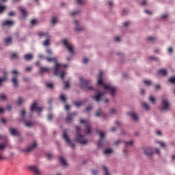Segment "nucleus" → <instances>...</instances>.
Masks as SVG:
<instances>
[{
    "mask_svg": "<svg viewBox=\"0 0 175 175\" xmlns=\"http://www.w3.org/2000/svg\"><path fill=\"white\" fill-rule=\"evenodd\" d=\"M46 85L49 89H52L53 88V84L52 83H47Z\"/></svg>",
    "mask_w": 175,
    "mask_h": 175,
    "instance_id": "37",
    "label": "nucleus"
},
{
    "mask_svg": "<svg viewBox=\"0 0 175 175\" xmlns=\"http://www.w3.org/2000/svg\"><path fill=\"white\" fill-rule=\"evenodd\" d=\"M5 150V145L0 144V151H3Z\"/></svg>",
    "mask_w": 175,
    "mask_h": 175,
    "instance_id": "49",
    "label": "nucleus"
},
{
    "mask_svg": "<svg viewBox=\"0 0 175 175\" xmlns=\"http://www.w3.org/2000/svg\"><path fill=\"white\" fill-rule=\"evenodd\" d=\"M10 135L12 136H20L21 133L16 129H10Z\"/></svg>",
    "mask_w": 175,
    "mask_h": 175,
    "instance_id": "15",
    "label": "nucleus"
},
{
    "mask_svg": "<svg viewBox=\"0 0 175 175\" xmlns=\"http://www.w3.org/2000/svg\"><path fill=\"white\" fill-rule=\"evenodd\" d=\"M30 110L31 111L40 112L42 111V108L40 107H38V103H36V101H34L30 107Z\"/></svg>",
    "mask_w": 175,
    "mask_h": 175,
    "instance_id": "10",
    "label": "nucleus"
},
{
    "mask_svg": "<svg viewBox=\"0 0 175 175\" xmlns=\"http://www.w3.org/2000/svg\"><path fill=\"white\" fill-rule=\"evenodd\" d=\"M90 84V81L84 80L83 78L80 79V86L81 88H88V90H92V88L89 86Z\"/></svg>",
    "mask_w": 175,
    "mask_h": 175,
    "instance_id": "6",
    "label": "nucleus"
},
{
    "mask_svg": "<svg viewBox=\"0 0 175 175\" xmlns=\"http://www.w3.org/2000/svg\"><path fill=\"white\" fill-rule=\"evenodd\" d=\"M12 73L14 75H16L15 76L12 77V82L14 86L17 87V86H18V80L17 79L18 77V72H17V70H14L12 71Z\"/></svg>",
    "mask_w": 175,
    "mask_h": 175,
    "instance_id": "7",
    "label": "nucleus"
},
{
    "mask_svg": "<svg viewBox=\"0 0 175 175\" xmlns=\"http://www.w3.org/2000/svg\"><path fill=\"white\" fill-rule=\"evenodd\" d=\"M103 170L105 172V175H109V174L108 172V169L107 168V167L103 166Z\"/></svg>",
    "mask_w": 175,
    "mask_h": 175,
    "instance_id": "41",
    "label": "nucleus"
},
{
    "mask_svg": "<svg viewBox=\"0 0 175 175\" xmlns=\"http://www.w3.org/2000/svg\"><path fill=\"white\" fill-rule=\"evenodd\" d=\"M133 141H129V142H125L126 147H127V146H133Z\"/></svg>",
    "mask_w": 175,
    "mask_h": 175,
    "instance_id": "39",
    "label": "nucleus"
},
{
    "mask_svg": "<svg viewBox=\"0 0 175 175\" xmlns=\"http://www.w3.org/2000/svg\"><path fill=\"white\" fill-rule=\"evenodd\" d=\"M81 124H85V133H88V135H90L92 133V127L88 120H85L83 119H81L80 120Z\"/></svg>",
    "mask_w": 175,
    "mask_h": 175,
    "instance_id": "4",
    "label": "nucleus"
},
{
    "mask_svg": "<svg viewBox=\"0 0 175 175\" xmlns=\"http://www.w3.org/2000/svg\"><path fill=\"white\" fill-rule=\"evenodd\" d=\"M157 143L158 144L160 145L161 147H166V145L164 142H157Z\"/></svg>",
    "mask_w": 175,
    "mask_h": 175,
    "instance_id": "43",
    "label": "nucleus"
},
{
    "mask_svg": "<svg viewBox=\"0 0 175 175\" xmlns=\"http://www.w3.org/2000/svg\"><path fill=\"white\" fill-rule=\"evenodd\" d=\"M88 62V59L87 58H83V64H86Z\"/></svg>",
    "mask_w": 175,
    "mask_h": 175,
    "instance_id": "62",
    "label": "nucleus"
},
{
    "mask_svg": "<svg viewBox=\"0 0 175 175\" xmlns=\"http://www.w3.org/2000/svg\"><path fill=\"white\" fill-rule=\"evenodd\" d=\"M38 36H39L40 37L45 36L46 38H50V36L49 35V33H45V32H44V31H40V32H38Z\"/></svg>",
    "mask_w": 175,
    "mask_h": 175,
    "instance_id": "23",
    "label": "nucleus"
},
{
    "mask_svg": "<svg viewBox=\"0 0 175 175\" xmlns=\"http://www.w3.org/2000/svg\"><path fill=\"white\" fill-rule=\"evenodd\" d=\"M6 159V156L2 153V152H0V161H3V159Z\"/></svg>",
    "mask_w": 175,
    "mask_h": 175,
    "instance_id": "35",
    "label": "nucleus"
},
{
    "mask_svg": "<svg viewBox=\"0 0 175 175\" xmlns=\"http://www.w3.org/2000/svg\"><path fill=\"white\" fill-rule=\"evenodd\" d=\"M8 99V96L5 95V94H0V100H6Z\"/></svg>",
    "mask_w": 175,
    "mask_h": 175,
    "instance_id": "31",
    "label": "nucleus"
},
{
    "mask_svg": "<svg viewBox=\"0 0 175 175\" xmlns=\"http://www.w3.org/2000/svg\"><path fill=\"white\" fill-rule=\"evenodd\" d=\"M14 15V12H10L8 13V16H12Z\"/></svg>",
    "mask_w": 175,
    "mask_h": 175,
    "instance_id": "64",
    "label": "nucleus"
},
{
    "mask_svg": "<svg viewBox=\"0 0 175 175\" xmlns=\"http://www.w3.org/2000/svg\"><path fill=\"white\" fill-rule=\"evenodd\" d=\"M59 99L63 101V102H65L66 100V98L65 97V96L64 94H62L60 96H59Z\"/></svg>",
    "mask_w": 175,
    "mask_h": 175,
    "instance_id": "38",
    "label": "nucleus"
},
{
    "mask_svg": "<svg viewBox=\"0 0 175 175\" xmlns=\"http://www.w3.org/2000/svg\"><path fill=\"white\" fill-rule=\"evenodd\" d=\"M75 114L76 113H68L66 118V122L70 124V122H71V121L72 120V116H75Z\"/></svg>",
    "mask_w": 175,
    "mask_h": 175,
    "instance_id": "18",
    "label": "nucleus"
},
{
    "mask_svg": "<svg viewBox=\"0 0 175 175\" xmlns=\"http://www.w3.org/2000/svg\"><path fill=\"white\" fill-rule=\"evenodd\" d=\"M49 44V40L47 39L44 42V46H48Z\"/></svg>",
    "mask_w": 175,
    "mask_h": 175,
    "instance_id": "53",
    "label": "nucleus"
},
{
    "mask_svg": "<svg viewBox=\"0 0 175 175\" xmlns=\"http://www.w3.org/2000/svg\"><path fill=\"white\" fill-rule=\"evenodd\" d=\"M6 10V6H3L0 4V13H2Z\"/></svg>",
    "mask_w": 175,
    "mask_h": 175,
    "instance_id": "36",
    "label": "nucleus"
},
{
    "mask_svg": "<svg viewBox=\"0 0 175 175\" xmlns=\"http://www.w3.org/2000/svg\"><path fill=\"white\" fill-rule=\"evenodd\" d=\"M62 42L64 44V46L66 47V49L68 50V51L71 54H73L74 53L73 46L70 43H68L66 39H64L62 40Z\"/></svg>",
    "mask_w": 175,
    "mask_h": 175,
    "instance_id": "8",
    "label": "nucleus"
},
{
    "mask_svg": "<svg viewBox=\"0 0 175 175\" xmlns=\"http://www.w3.org/2000/svg\"><path fill=\"white\" fill-rule=\"evenodd\" d=\"M103 95V93H100V92H98V94L92 96V98L94 99L96 101L98 102Z\"/></svg>",
    "mask_w": 175,
    "mask_h": 175,
    "instance_id": "16",
    "label": "nucleus"
},
{
    "mask_svg": "<svg viewBox=\"0 0 175 175\" xmlns=\"http://www.w3.org/2000/svg\"><path fill=\"white\" fill-rule=\"evenodd\" d=\"M158 73L161 74L163 76H166L167 74V72L165 69H161L159 70Z\"/></svg>",
    "mask_w": 175,
    "mask_h": 175,
    "instance_id": "26",
    "label": "nucleus"
},
{
    "mask_svg": "<svg viewBox=\"0 0 175 175\" xmlns=\"http://www.w3.org/2000/svg\"><path fill=\"white\" fill-rule=\"evenodd\" d=\"M10 58L12 59H18V54L17 53H12L10 55Z\"/></svg>",
    "mask_w": 175,
    "mask_h": 175,
    "instance_id": "28",
    "label": "nucleus"
},
{
    "mask_svg": "<svg viewBox=\"0 0 175 175\" xmlns=\"http://www.w3.org/2000/svg\"><path fill=\"white\" fill-rule=\"evenodd\" d=\"M145 12H146V14H152V12L150 11V10H145Z\"/></svg>",
    "mask_w": 175,
    "mask_h": 175,
    "instance_id": "63",
    "label": "nucleus"
},
{
    "mask_svg": "<svg viewBox=\"0 0 175 175\" xmlns=\"http://www.w3.org/2000/svg\"><path fill=\"white\" fill-rule=\"evenodd\" d=\"M23 103H24V100L21 98V97H19L16 100V105H18V106H20V105H23Z\"/></svg>",
    "mask_w": 175,
    "mask_h": 175,
    "instance_id": "29",
    "label": "nucleus"
},
{
    "mask_svg": "<svg viewBox=\"0 0 175 175\" xmlns=\"http://www.w3.org/2000/svg\"><path fill=\"white\" fill-rule=\"evenodd\" d=\"M59 159L60 163H62L63 166H67L66 160L64 159V157L62 156L59 157Z\"/></svg>",
    "mask_w": 175,
    "mask_h": 175,
    "instance_id": "21",
    "label": "nucleus"
},
{
    "mask_svg": "<svg viewBox=\"0 0 175 175\" xmlns=\"http://www.w3.org/2000/svg\"><path fill=\"white\" fill-rule=\"evenodd\" d=\"M57 18L56 17L53 18L51 20L52 24H55L57 23Z\"/></svg>",
    "mask_w": 175,
    "mask_h": 175,
    "instance_id": "48",
    "label": "nucleus"
},
{
    "mask_svg": "<svg viewBox=\"0 0 175 175\" xmlns=\"http://www.w3.org/2000/svg\"><path fill=\"white\" fill-rule=\"evenodd\" d=\"M46 60L49 62H55V69H54V75L56 76L58 75L61 79H63L65 75V72L64 71H61L60 68L61 67L66 68L68 66V65L61 64L57 63V60L56 57H52V58L47 57Z\"/></svg>",
    "mask_w": 175,
    "mask_h": 175,
    "instance_id": "1",
    "label": "nucleus"
},
{
    "mask_svg": "<svg viewBox=\"0 0 175 175\" xmlns=\"http://www.w3.org/2000/svg\"><path fill=\"white\" fill-rule=\"evenodd\" d=\"M144 83L146 85H149L151 84V81H149V80H146V81H144Z\"/></svg>",
    "mask_w": 175,
    "mask_h": 175,
    "instance_id": "51",
    "label": "nucleus"
},
{
    "mask_svg": "<svg viewBox=\"0 0 175 175\" xmlns=\"http://www.w3.org/2000/svg\"><path fill=\"white\" fill-rule=\"evenodd\" d=\"M77 132V135L76 136V140L77 142V143H79V144H88V141L87 139H85L83 136L81 134H79V131L80 130V127L79 126H77L75 127Z\"/></svg>",
    "mask_w": 175,
    "mask_h": 175,
    "instance_id": "3",
    "label": "nucleus"
},
{
    "mask_svg": "<svg viewBox=\"0 0 175 175\" xmlns=\"http://www.w3.org/2000/svg\"><path fill=\"white\" fill-rule=\"evenodd\" d=\"M97 133H98L100 136L99 141L98 142L97 146L98 147H102L103 146V140L105 137V133L101 131H98Z\"/></svg>",
    "mask_w": 175,
    "mask_h": 175,
    "instance_id": "11",
    "label": "nucleus"
},
{
    "mask_svg": "<svg viewBox=\"0 0 175 175\" xmlns=\"http://www.w3.org/2000/svg\"><path fill=\"white\" fill-rule=\"evenodd\" d=\"M65 109H66L67 111H68L70 110V106L68 105H66L65 106Z\"/></svg>",
    "mask_w": 175,
    "mask_h": 175,
    "instance_id": "59",
    "label": "nucleus"
},
{
    "mask_svg": "<svg viewBox=\"0 0 175 175\" xmlns=\"http://www.w3.org/2000/svg\"><path fill=\"white\" fill-rule=\"evenodd\" d=\"M30 170H32L36 175H42V172L39 170V167L32 165L29 167Z\"/></svg>",
    "mask_w": 175,
    "mask_h": 175,
    "instance_id": "12",
    "label": "nucleus"
},
{
    "mask_svg": "<svg viewBox=\"0 0 175 175\" xmlns=\"http://www.w3.org/2000/svg\"><path fill=\"white\" fill-rule=\"evenodd\" d=\"M36 142L33 143L31 145L29 146L26 149H25V152H31L33 148L36 147Z\"/></svg>",
    "mask_w": 175,
    "mask_h": 175,
    "instance_id": "14",
    "label": "nucleus"
},
{
    "mask_svg": "<svg viewBox=\"0 0 175 175\" xmlns=\"http://www.w3.org/2000/svg\"><path fill=\"white\" fill-rule=\"evenodd\" d=\"M19 10L23 15V18L25 19V18L27 17V10H25V8H24L23 7H21Z\"/></svg>",
    "mask_w": 175,
    "mask_h": 175,
    "instance_id": "19",
    "label": "nucleus"
},
{
    "mask_svg": "<svg viewBox=\"0 0 175 175\" xmlns=\"http://www.w3.org/2000/svg\"><path fill=\"white\" fill-rule=\"evenodd\" d=\"M169 81L173 84L175 83V77H172L169 79Z\"/></svg>",
    "mask_w": 175,
    "mask_h": 175,
    "instance_id": "47",
    "label": "nucleus"
},
{
    "mask_svg": "<svg viewBox=\"0 0 175 175\" xmlns=\"http://www.w3.org/2000/svg\"><path fill=\"white\" fill-rule=\"evenodd\" d=\"M128 116H130L132 118V120H134V121H137L138 116L136 113L132 112V113H128Z\"/></svg>",
    "mask_w": 175,
    "mask_h": 175,
    "instance_id": "20",
    "label": "nucleus"
},
{
    "mask_svg": "<svg viewBox=\"0 0 175 175\" xmlns=\"http://www.w3.org/2000/svg\"><path fill=\"white\" fill-rule=\"evenodd\" d=\"M62 137L65 140V142L68 144V146L71 147V148H75V146L70 142L69 137L67 135L66 130H64Z\"/></svg>",
    "mask_w": 175,
    "mask_h": 175,
    "instance_id": "5",
    "label": "nucleus"
},
{
    "mask_svg": "<svg viewBox=\"0 0 175 175\" xmlns=\"http://www.w3.org/2000/svg\"><path fill=\"white\" fill-rule=\"evenodd\" d=\"M25 126L31 127L32 125H33V122H25Z\"/></svg>",
    "mask_w": 175,
    "mask_h": 175,
    "instance_id": "34",
    "label": "nucleus"
},
{
    "mask_svg": "<svg viewBox=\"0 0 175 175\" xmlns=\"http://www.w3.org/2000/svg\"><path fill=\"white\" fill-rule=\"evenodd\" d=\"M149 100H150V102H152V103H155V98H154L153 96H150L149 97Z\"/></svg>",
    "mask_w": 175,
    "mask_h": 175,
    "instance_id": "46",
    "label": "nucleus"
},
{
    "mask_svg": "<svg viewBox=\"0 0 175 175\" xmlns=\"http://www.w3.org/2000/svg\"><path fill=\"white\" fill-rule=\"evenodd\" d=\"M75 106H77V107H79V106H82L83 103L81 101H74L73 102Z\"/></svg>",
    "mask_w": 175,
    "mask_h": 175,
    "instance_id": "32",
    "label": "nucleus"
},
{
    "mask_svg": "<svg viewBox=\"0 0 175 175\" xmlns=\"http://www.w3.org/2000/svg\"><path fill=\"white\" fill-rule=\"evenodd\" d=\"M142 107L144 109H145L146 110H150L149 105L146 103H145V102L142 103Z\"/></svg>",
    "mask_w": 175,
    "mask_h": 175,
    "instance_id": "30",
    "label": "nucleus"
},
{
    "mask_svg": "<svg viewBox=\"0 0 175 175\" xmlns=\"http://www.w3.org/2000/svg\"><path fill=\"white\" fill-rule=\"evenodd\" d=\"M70 87V84L68 81L65 82L64 88H68Z\"/></svg>",
    "mask_w": 175,
    "mask_h": 175,
    "instance_id": "50",
    "label": "nucleus"
},
{
    "mask_svg": "<svg viewBox=\"0 0 175 175\" xmlns=\"http://www.w3.org/2000/svg\"><path fill=\"white\" fill-rule=\"evenodd\" d=\"M14 25V22L13 21H9V20H7L5 21H4L3 23V26H8V27H10V26H12Z\"/></svg>",
    "mask_w": 175,
    "mask_h": 175,
    "instance_id": "17",
    "label": "nucleus"
},
{
    "mask_svg": "<svg viewBox=\"0 0 175 175\" xmlns=\"http://www.w3.org/2000/svg\"><path fill=\"white\" fill-rule=\"evenodd\" d=\"M46 157L47 159H51L53 158V154L51 153H47L46 154Z\"/></svg>",
    "mask_w": 175,
    "mask_h": 175,
    "instance_id": "42",
    "label": "nucleus"
},
{
    "mask_svg": "<svg viewBox=\"0 0 175 175\" xmlns=\"http://www.w3.org/2000/svg\"><path fill=\"white\" fill-rule=\"evenodd\" d=\"M92 107H93L92 105H90L89 107H86V111H90V110H92Z\"/></svg>",
    "mask_w": 175,
    "mask_h": 175,
    "instance_id": "54",
    "label": "nucleus"
},
{
    "mask_svg": "<svg viewBox=\"0 0 175 175\" xmlns=\"http://www.w3.org/2000/svg\"><path fill=\"white\" fill-rule=\"evenodd\" d=\"M96 116V117H100V116H101V111L100 109L97 111Z\"/></svg>",
    "mask_w": 175,
    "mask_h": 175,
    "instance_id": "52",
    "label": "nucleus"
},
{
    "mask_svg": "<svg viewBox=\"0 0 175 175\" xmlns=\"http://www.w3.org/2000/svg\"><path fill=\"white\" fill-rule=\"evenodd\" d=\"M49 68L46 67H41L40 70V73H43V72H49Z\"/></svg>",
    "mask_w": 175,
    "mask_h": 175,
    "instance_id": "25",
    "label": "nucleus"
},
{
    "mask_svg": "<svg viewBox=\"0 0 175 175\" xmlns=\"http://www.w3.org/2000/svg\"><path fill=\"white\" fill-rule=\"evenodd\" d=\"M37 23H38V20H36V19H32L31 21V25H35Z\"/></svg>",
    "mask_w": 175,
    "mask_h": 175,
    "instance_id": "45",
    "label": "nucleus"
},
{
    "mask_svg": "<svg viewBox=\"0 0 175 175\" xmlns=\"http://www.w3.org/2000/svg\"><path fill=\"white\" fill-rule=\"evenodd\" d=\"M78 4L81 5L83 3V0H76Z\"/></svg>",
    "mask_w": 175,
    "mask_h": 175,
    "instance_id": "61",
    "label": "nucleus"
},
{
    "mask_svg": "<svg viewBox=\"0 0 175 175\" xmlns=\"http://www.w3.org/2000/svg\"><path fill=\"white\" fill-rule=\"evenodd\" d=\"M12 37H9V38L4 39V42L5 43V44L7 46H9V45L12 44Z\"/></svg>",
    "mask_w": 175,
    "mask_h": 175,
    "instance_id": "22",
    "label": "nucleus"
},
{
    "mask_svg": "<svg viewBox=\"0 0 175 175\" xmlns=\"http://www.w3.org/2000/svg\"><path fill=\"white\" fill-rule=\"evenodd\" d=\"M21 117L22 118H24V117H25V110H22V111H21Z\"/></svg>",
    "mask_w": 175,
    "mask_h": 175,
    "instance_id": "44",
    "label": "nucleus"
},
{
    "mask_svg": "<svg viewBox=\"0 0 175 175\" xmlns=\"http://www.w3.org/2000/svg\"><path fill=\"white\" fill-rule=\"evenodd\" d=\"M170 107V103L166 98H162V107L161 110H168Z\"/></svg>",
    "mask_w": 175,
    "mask_h": 175,
    "instance_id": "9",
    "label": "nucleus"
},
{
    "mask_svg": "<svg viewBox=\"0 0 175 175\" xmlns=\"http://www.w3.org/2000/svg\"><path fill=\"white\" fill-rule=\"evenodd\" d=\"M8 78L6 77H3V78H0V86L2 85V82L6 81Z\"/></svg>",
    "mask_w": 175,
    "mask_h": 175,
    "instance_id": "40",
    "label": "nucleus"
},
{
    "mask_svg": "<svg viewBox=\"0 0 175 175\" xmlns=\"http://www.w3.org/2000/svg\"><path fill=\"white\" fill-rule=\"evenodd\" d=\"M32 70V68H31V67H27L26 68H25V70L27 71V72H29V71H31Z\"/></svg>",
    "mask_w": 175,
    "mask_h": 175,
    "instance_id": "58",
    "label": "nucleus"
},
{
    "mask_svg": "<svg viewBox=\"0 0 175 175\" xmlns=\"http://www.w3.org/2000/svg\"><path fill=\"white\" fill-rule=\"evenodd\" d=\"M146 3H147V1H146V0H144V1L142 2L141 5H145Z\"/></svg>",
    "mask_w": 175,
    "mask_h": 175,
    "instance_id": "60",
    "label": "nucleus"
},
{
    "mask_svg": "<svg viewBox=\"0 0 175 175\" xmlns=\"http://www.w3.org/2000/svg\"><path fill=\"white\" fill-rule=\"evenodd\" d=\"M53 117V116L50 113L48 115L47 118H48V120H52Z\"/></svg>",
    "mask_w": 175,
    "mask_h": 175,
    "instance_id": "55",
    "label": "nucleus"
},
{
    "mask_svg": "<svg viewBox=\"0 0 175 175\" xmlns=\"http://www.w3.org/2000/svg\"><path fill=\"white\" fill-rule=\"evenodd\" d=\"M78 13H79V11L72 12L70 13V15H71V16H74V15H75V14H77Z\"/></svg>",
    "mask_w": 175,
    "mask_h": 175,
    "instance_id": "56",
    "label": "nucleus"
},
{
    "mask_svg": "<svg viewBox=\"0 0 175 175\" xmlns=\"http://www.w3.org/2000/svg\"><path fill=\"white\" fill-rule=\"evenodd\" d=\"M144 154L146 157H152L153 155V152L150 147H145L144 148Z\"/></svg>",
    "mask_w": 175,
    "mask_h": 175,
    "instance_id": "13",
    "label": "nucleus"
},
{
    "mask_svg": "<svg viewBox=\"0 0 175 175\" xmlns=\"http://www.w3.org/2000/svg\"><path fill=\"white\" fill-rule=\"evenodd\" d=\"M113 152V150L111 148H107L104 151V154H111Z\"/></svg>",
    "mask_w": 175,
    "mask_h": 175,
    "instance_id": "33",
    "label": "nucleus"
},
{
    "mask_svg": "<svg viewBox=\"0 0 175 175\" xmlns=\"http://www.w3.org/2000/svg\"><path fill=\"white\" fill-rule=\"evenodd\" d=\"M33 57V55L31 54H27L24 56L25 59L26 60H31Z\"/></svg>",
    "mask_w": 175,
    "mask_h": 175,
    "instance_id": "27",
    "label": "nucleus"
},
{
    "mask_svg": "<svg viewBox=\"0 0 175 175\" xmlns=\"http://www.w3.org/2000/svg\"><path fill=\"white\" fill-rule=\"evenodd\" d=\"M103 72L100 71L99 75H98V85H102L104 87L105 90H107L111 92V96H114L115 92L116 91V88L111 85H105L102 79Z\"/></svg>",
    "mask_w": 175,
    "mask_h": 175,
    "instance_id": "2",
    "label": "nucleus"
},
{
    "mask_svg": "<svg viewBox=\"0 0 175 175\" xmlns=\"http://www.w3.org/2000/svg\"><path fill=\"white\" fill-rule=\"evenodd\" d=\"M75 30L77 31H81L83 29V28L82 27H78L79 22L77 21H75Z\"/></svg>",
    "mask_w": 175,
    "mask_h": 175,
    "instance_id": "24",
    "label": "nucleus"
},
{
    "mask_svg": "<svg viewBox=\"0 0 175 175\" xmlns=\"http://www.w3.org/2000/svg\"><path fill=\"white\" fill-rule=\"evenodd\" d=\"M168 17V14H163L162 16H161V18H163V19H165V18H167Z\"/></svg>",
    "mask_w": 175,
    "mask_h": 175,
    "instance_id": "57",
    "label": "nucleus"
}]
</instances>
